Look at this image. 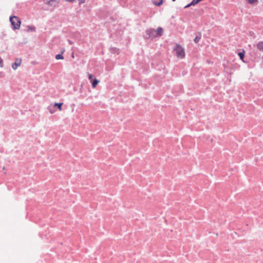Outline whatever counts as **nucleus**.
<instances>
[{"label":"nucleus","instance_id":"nucleus-1","mask_svg":"<svg viewBox=\"0 0 263 263\" xmlns=\"http://www.w3.org/2000/svg\"><path fill=\"white\" fill-rule=\"evenodd\" d=\"M9 21L13 30H15L20 28L22 22L18 16L15 15L10 16L9 17Z\"/></svg>","mask_w":263,"mask_h":263},{"label":"nucleus","instance_id":"nucleus-2","mask_svg":"<svg viewBox=\"0 0 263 263\" xmlns=\"http://www.w3.org/2000/svg\"><path fill=\"white\" fill-rule=\"evenodd\" d=\"M174 51L176 52V54L177 57L180 58L181 59L184 57V56H185L184 50L181 46V45L177 44L176 45L175 48H174Z\"/></svg>","mask_w":263,"mask_h":263},{"label":"nucleus","instance_id":"nucleus-3","mask_svg":"<svg viewBox=\"0 0 263 263\" xmlns=\"http://www.w3.org/2000/svg\"><path fill=\"white\" fill-rule=\"evenodd\" d=\"M157 37L156 34V30L153 28H149L146 31V39H153Z\"/></svg>","mask_w":263,"mask_h":263},{"label":"nucleus","instance_id":"nucleus-4","mask_svg":"<svg viewBox=\"0 0 263 263\" xmlns=\"http://www.w3.org/2000/svg\"><path fill=\"white\" fill-rule=\"evenodd\" d=\"M21 62H22V60L21 59H19V58H17L16 60H15V61L14 63H13L12 64V68L14 69V70H16L18 66H19L21 64Z\"/></svg>","mask_w":263,"mask_h":263},{"label":"nucleus","instance_id":"nucleus-5","mask_svg":"<svg viewBox=\"0 0 263 263\" xmlns=\"http://www.w3.org/2000/svg\"><path fill=\"white\" fill-rule=\"evenodd\" d=\"M156 30V34L157 37H160L162 35L163 33V29L162 27H159Z\"/></svg>","mask_w":263,"mask_h":263},{"label":"nucleus","instance_id":"nucleus-6","mask_svg":"<svg viewBox=\"0 0 263 263\" xmlns=\"http://www.w3.org/2000/svg\"><path fill=\"white\" fill-rule=\"evenodd\" d=\"M153 3L155 6H160L163 3V0H152Z\"/></svg>","mask_w":263,"mask_h":263},{"label":"nucleus","instance_id":"nucleus-7","mask_svg":"<svg viewBox=\"0 0 263 263\" xmlns=\"http://www.w3.org/2000/svg\"><path fill=\"white\" fill-rule=\"evenodd\" d=\"M201 37V34L200 33H197L196 37L194 39V41L195 43H198L199 41L200 40Z\"/></svg>","mask_w":263,"mask_h":263},{"label":"nucleus","instance_id":"nucleus-8","mask_svg":"<svg viewBox=\"0 0 263 263\" xmlns=\"http://www.w3.org/2000/svg\"><path fill=\"white\" fill-rule=\"evenodd\" d=\"M99 81H98L96 78H95L94 79H93L91 81L92 87L95 88L96 87V86L98 85V84L99 83Z\"/></svg>","mask_w":263,"mask_h":263},{"label":"nucleus","instance_id":"nucleus-9","mask_svg":"<svg viewBox=\"0 0 263 263\" xmlns=\"http://www.w3.org/2000/svg\"><path fill=\"white\" fill-rule=\"evenodd\" d=\"M257 49L263 52V42H259L257 44Z\"/></svg>","mask_w":263,"mask_h":263},{"label":"nucleus","instance_id":"nucleus-10","mask_svg":"<svg viewBox=\"0 0 263 263\" xmlns=\"http://www.w3.org/2000/svg\"><path fill=\"white\" fill-rule=\"evenodd\" d=\"M27 27L28 32H34L36 30V28L33 26H27Z\"/></svg>","mask_w":263,"mask_h":263},{"label":"nucleus","instance_id":"nucleus-11","mask_svg":"<svg viewBox=\"0 0 263 263\" xmlns=\"http://www.w3.org/2000/svg\"><path fill=\"white\" fill-rule=\"evenodd\" d=\"M109 50L110 52L111 53H117L118 54L119 53V49L118 48H117L116 47H111L109 49Z\"/></svg>","mask_w":263,"mask_h":263},{"label":"nucleus","instance_id":"nucleus-12","mask_svg":"<svg viewBox=\"0 0 263 263\" xmlns=\"http://www.w3.org/2000/svg\"><path fill=\"white\" fill-rule=\"evenodd\" d=\"M239 58L243 61L245 62L243 59L245 58V51L243 50L242 52H239L238 53Z\"/></svg>","mask_w":263,"mask_h":263},{"label":"nucleus","instance_id":"nucleus-13","mask_svg":"<svg viewBox=\"0 0 263 263\" xmlns=\"http://www.w3.org/2000/svg\"><path fill=\"white\" fill-rule=\"evenodd\" d=\"M63 103H55L54 104V107H57L60 110L62 109Z\"/></svg>","mask_w":263,"mask_h":263},{"label":"nucleus","instance_id":"nucleus-14","mask_svg":"<svg viewBox=\"0 0 263 263\" xmlns=\"http://www.w3.org/2000/svg\"><path fill=\"white\" fill-rule=\"evenodd\" d=\"M57 60H63L64 59V57L62 54H58L55 57Z\"/></svg>","mask_w":263,"mask_h":263},{"label":"nucleus","instance_id":"nucleus-15","mask_svg":"<svg viewBox=\"0 0 263 263\" xmlns=\"http://www.w3.org/2000/svg\"><path fill=\"white\" fill-rule=\"evenodd\" d=\"M95 78H96L92 74H89L88 75V79L90 81V82L93 80Z\"/></svg>","mask_w":263,"mask_h":263},{"label":"nucleus","instance_id":"nucleus-16","mask_svg":"<svg viewBox=\"0 0 263 263\" xmlns=\"http://www.w3.org/2000/svg\"><path fill=\"white\" fill-rule=\"evenodd\" d=\"M200 2H198L197 0H193L191 3L192 6L195 5L198 3H199Z\"/></svg>","mask_w":263,"mask_h":263},{"label":"nucleus","instance_id":"nucleus-17","mask_svg":"<svg viewBox=\"0 0 263 263\" xmlns=\"http://www.w3.org/2000/svg\"><path fill=\"white\" fill-rule=\"evenodd\" d=\"M258 0H248V2L249 4H253L255 3V2H257Z\"/></svg>","mask_w":263,"mask_h":263},{"label":"nucleus","instance_id":"nucleus-18","mask_svg":"<svg viewBox=\"0 0 263 263\" xmlns=\"http://www.w3.org/2000/svg\"><path fill=\"white\" fill-rule=\"evenodd\" d=\"M0 67H3V60L1 58H0Z\"/></svg>","mask_w":263,"mask_h":263},{"label":"nucleus","instance_id":"nucleus-19","mask_svg":"<svg viewBox=\"0 0 263 263\" xmlns=\"http://www.w3.org/2000/svg\"><path fill=\"white\" fill-rule=\"evenodd\" d=\"M85 1L86 0H79V4H83L85 2Z\"/></svg>","mask_w":263,"mask_h":263},{"label":"nucleus","instance_id":"nucleus-20","mask_svg":"<svg viewBox=\"0 0 263 263\" xmlns=\"http://www.w3.org/2000/svg\"><path fill=\"white\" fill-rule=\"evenodd\" d=\"M49 111H50V112L51 114H53V113L54 112V111H55V110H54V109H49Z\"/></svg>","mask_w":263,"mask_h":263},{"label":"nucleus","instance_id":"nucleus-21","mask_svg":"<svg viewBox=\"0 0 263 263\" xmlns=\"http://www.w3.org/2000/svg\"><path fill=\"white\" fill-rule=\"evenodd\" d=\"M55 1L56 0H49V1L47 2V4L48 5H50V2H55Z\"/></svg>","mask_w":263,"mask_h":263},{"label":"nucleus","instance_id":"nucleus-22","mask_svg":"<svg viewBox=\"0 0 263 263\" xmlns=\"http://www.w3.org/2000/svg\"><path fill=\"white\" fill-rule=\"evenodd\" d=\"M191 6H192L191 3H190V4H187V5H186L184 7V8H188V7H190Z\"/></svg>","mask_w":263,"mask_h":263},{"label":"nucleus","instance_id":"nucleus-23","mask_svg":"<svg viewBox=\"0 0 263 263\" xmlns=\"http://www.w3.org/2000/svg\"><path fill=\"white\" fill-rule=\"evenodd\" d=\"M68 42L69 43V44H70V45L73 44V42L71 40H68Z\"/></svg>","mask_w":263,"mask_h":263},{"label":"nucleus","instance_id":"nucleus-24","mask_svg":"<svg viewBox=\"0 0 263 263\" xmlns=\"http://www.w3.org/2000/svg\"><path fill=\"white\" fill-rule=\"evenodd\" d=\"M64 51H65V49H63V50H61V54H62V53H64Z\"/></svg>","mask_w":263,"mask_h":263},{"label":"nucleus","instance_id":"nucleus-25","mask_svg":"<svg viewBox=\"0 0 263 263\" xmlns=\"http://www.w3.org/2000/svg\"><path fill=\"white\" fill-rule=\"evenodd\" d=\"M173 2H175L176 0H172Z\"/></svg>","mask_w":263,"mask_h":263}]
</instances>
